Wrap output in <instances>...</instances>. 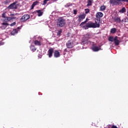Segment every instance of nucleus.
Returning a JSON list of instances; mask_svg holds the SVG:
<instances>
[{
	"label": "nucleus",
	"mask_w": 128,
	"mask_h": 128,
	"mask_svg": "<svg viewBox=\"0 0 128 128\" xmlns=\"http://www.w3.org/2000/svg\"><path fill=\"white\" fill-rule=\"evenodd\" d=\"M78 14V10H74V14Z\"/></svg>",
	"instance_id": "34"
},
{
	"label": "nucleus",
	"mask_w": 128,
	"mask_h": 128,
	"mask_svg": "<svg viewBox=\"0 0 128 128\" xmlns=\"http://www.w3.org/2000/svg\"><path fill=\"white\" fill-rule=\"evenodd\" d=\"M38 4H39L38 1H36V2H34L32 4V5L31 10H34V6H38Z\"/></svg>",
	"instance_id": "13"
},
{
	"label": "nucleus",
	"mask_w": 128,
	"mask_h": 128,
	"mask_svg": "<svg viewBox=\"0 0 128 128\" xmlns=\"http://www.w3.org/2000/svg\"><path fill=\"white\" fill-rule=\"evenodd\" d=\"M87 5H86V6H92V0H88V2H87Z\"/></svg>",
	"instance_id": "23"
},
{
	"label": "nucleus",
	"mask_w": 128,
	"mask_h": 128,
	"mask_svg": "<svg viewBox=\"0 0 128 128\" xmlns=\"http://www.w3.org/2000/svg\"><path fill=\"white\" fill-rule=\"evenodd\" d=\"M112 126L110 124H108V126H107V128H112Z\"/></svg>",
	"instance_id": "36"
},
{
	"label": "nucleus",
	"mask_w": 128,
	"mask_h": 128,
	"mask_svg": "<svg viewBox=\"0 0 128 128\" xmlns=\"http://www.w3.org/2000/svg\"><path fill=\"white\" fill-rule=\"evenodd\" d=\"M99 22H100V20H99Z\"/></svg>",
	"instance_id": "45"
},
{
	"label": "nucleus",
	"mask_w": 128,
	"mask_h": 128,
	"mask_svg": "<svg viewBox=\"0 0 128 128\" xmlns=\"http://www.w3.org/2000/svg\"><path fill=\"white\" fill-rule=\"evenodd\" d=\"M2 18H6V12H4L2 14Z\"/></svg>",
	"instance_id": "24"
},
{
	"label": "nucleus",
	"mask_w": 128,
	"mask_h": 128,
	"mask_svg": "<svg viewBox=\"0 0 128 128\" xmlns=\"http://www.w3.org/2000/svg\"><path fill=\"white\" fill-rule=\"evenodd\" d=\"M122 2H128V0H122Z\"/></svg>",
	"instance_id": "37"
},
{
	"label": "nucleus",
	"mask_w": 128,
	"mask_h": 128,
	"mask_svg": "<svg viewBox=\"0 0 128 128\" xmlns=\"http://www.w3.org/2000/svg\"><path fill=\"white\" fill-rule=\"evenodd\" d=\"M126 12V8H123L119 11V12H120V14H124Z\"/></svg>",
	"instance_id": "21"
},
{
	"label": "nucleus",
	"mask_w": 128,
	"mask_h": 128,
	"mask_svg": "<svg viewBox=\"0 0 128 128\" xmlns=\"http://www.w3.org/2000/svg\"><path fill=\"white\" fill-rule=\"evenodd\" d=\"M102 50L101 48H99L98 47L96 46H94L92 48V50L93 52H98V50Z\"/></svg>",
	"instance_id": "15"
},
{
	"label": "nucleus",
	"mask_w": 128,
	"mask_h": 128,
	"mask_svg": "<svg viewBox=\"0 0 128 128\" xmlns=\"http://www.w3.org/2000/svg\"><path fill=\"white\" fill-rule=\"evenodd\" d=\"M34 44L35 46H42V42L40 40H36L34 41Z\"/></svg>",
	"instance_id": "14"
},
{
	"label": "nucleus",
	"mask_w": 128,
	"mask_h": 128,
	"mask_svg": "<svg viewBox=\"0 0 128 128\" xmlns=\"http://www.w3.org/2000/svg\"><path fill=\"white\" fill-rule=\"evenodd\" d=\"M18 32V29H14L12 32L11 34L12 36H14L15 34H16Z\"/></svg>",
	"instance_id": "16"
},
{
	"label": "nucleus",
	"mask_w": 128,
	"mask_h": 128,
	"mask_svg": "<svg viewBox=\"0 0 128 128\" xmlns=\"http://www.w3.org/2000/svg\"><path fill=\"white\" fill-rule=\"evenodd\" d=\"M108 40H109V42H114V38L113 36H110L108 38Z\"/></svg>",
	"instance_id": "25"
},
{
	"label": "nucleus",
	"mask_w": 128,
	"mask_h": 128,
	"mask_svg": "<svg viewBox=\"0 0 128 128\" xmlns=\"http://www.w3.org/2000/svg\"><path fill=\"white\" fill-rule=\"evenodd\" d=\"M10 16H14V14H10Z\"/></svg>",
	"instance_id": "38"
},
{
	"label": "nucleus",
	"mask_w": 128,
	"mask_h": 128,
	"mask_svg": "<svg viewBox=\"0 0 128 128\" xmlns=\"http://www.w3.org/2000/svg\"><path fill=\"white\" fill-rule=\"evenodd\" d=\"M114 20L115 22L120 23L121 22L120 17L116 16L114 18Z\"/></svg>",
	"instance_id": "12"
},
{
	"label": "nucleus",
	"mask_w": 128,
	"mask_h": 128,
	"mask_svg": "<svg viewBox=\"0 0 128 128\" xmlns=\"http://www.w3.org/2000/svg\"><path fill=\"white\" fill-rule=\"evenodd\" d=\"M118 0V2H122V0Z\"/></svg>",
	"instance_id": "40"
},
{
	"label": "nucleus",
	"mask_w": 128,
	"mask_h": 128,
	"mask_svg": "<svg viewBox=\"0 0 128 128\" xmlns=\"http://www.w3.org/2000/svg\"><path fill=\"white\" fill-rule=\"evenodd\" d=\"M104 16V14L102 12H98L96 14V18H102Z\"/></svg>",
	"instance_id": "11"
},
{
	"label": "nucleus",
	"mask_w": 128,
	"mask_h": 128,
	"mask_svg": "<svg viewBox=\"0 0 128 128\" xmlns=\"http://www.w3.org/2000/svg\"><path fill=\"white\" fill-rule=\"evenodd\" d=\"M30 50L32 52H34L35 50H36V48L34 47V46L32 45L30 47Z\"/></svg>",
	"instance_id": "17"
},
{
	"label": "nucleus",
	"mask_w": 128,
	"mask_h": 128,
	"mask_svg": "<svg viewBox=\"0 0 128 128\" xmlns=\"http://www.w3.org/2000/svg\"><path fill=\"white\" fill-rule=\"evenodd\" d=\"M106 6L104 5L100 7V10L101 12H104V10H106Z\"/></svg>",
	"instance_id": "19"
},
{
	"label": "nucleus",
	"mask_w": 128,
	"mask_h": 128,
	"mask_svg": "<svg viewBox=\"0 0 128 128\" xmlns=\"http://www.w3.org/2000/svg\"><path fill=\"white\" fill-rule=\"evenodd\" d=\"M50 0H44L42 6H46V4L48 2H50Z\"/></svg>",
	"instance_id": "27"
},
{
	"label": "nucleus",
	"mask_w": 128,
	"mask_h": 128,
	"mask_svg": "<svg viewBox=\"0 0 128 128\" xmlns=\"http://www.w3.org/2000/svg\"><path fill=\"white\" fill-rule=\"evenodd\" d=\"M127 14H128V12H127Z\"/></svg>",
	"instance_id": "44"
},
{
	"label": "nucleus",
	"mask_w": 128,
	"mask_h": 128,
	"mask_svg": "<svg viewBox=\"0 0 128 128\" xmlns=\"http://www.w3.org/2000/svg\"><path fill=\"white\" fill-rule=\"evenodd\" d=\"M0 46H2V42H0Z\"/></svg>",
	"instance_id": "41"
},
{
	"label": "nucleus",
	"mask_w": 128,
	"mask_h": 128,
	"mask_svg": "<svg viewBox=\"0 0 128 128\" xmlns=\"http://www.w3.org/2000/svg\"><path fill=\"white\" fill-rule=\"evenodd\" d=\"M54 48H50L48 52V56L49 58H52V54H54Z\"/></svg>",
	"instance_id": "7"
},
{
	"label": "nucleus",
	"mask_w": 128,
	"mask_h": 128,
	"mask_svg": "<svg viewBox=\"0 0 128 128\" xmlns=\"http://www.w3.org/2000/svg\"><path fill=\"white\" fill-rule=\"evenodd\" d=\"M62 32V30H58V32H57V36H60Z\"/></svg>",
	"instance_id": "31"
},
{
	"label": "nucleus",
	"mask_w": 128,
	"mask_h": 128,
	"mask_svg": "<svg viewBox=\"0 0 128 128\" xmlns=\"http://www.w3.org/2000/svg\"><path fill=\"white\" fill-rule=\"evenodd\" d=\"M66 46L68 48H74V42L70 40H68L66 43Z\"/></svg>",
	"instance_id": "5"
},
{
	"label": "nucleus",
	"mask_w": 128,
	"mask_h": 128,
	"mask_svg": "<svg viewBox=\"0 0 128 128\" xmlns=\"http://www.w3.org/2000/svg\"><path fill=\"white\" fill-rule=\"evenodd\" d=\"M16 22H14L13 23L11 24H10V26H16Z\"/></svg>",
	"instance_id": "33"
},
{
	"label": "nucleus",
	"mask_w": 128,
	"mask_h": 128,
	"mask_svg": "<svg viewBox=\"0 0 128 128\" xmlns=\"http://www.w3.org/2000/svg\"><path fill=\"white\" fill-rule=\"evenodd\" d=\"M88 22V21L86 20L84 22H82L80 24V26L81 28H82L84 30H88L90 28H100V22L98 23H96H96L94 22H90V23H86Z\"/></svg>",
	"instance_id": "1"
},
{
	"label": "nucleus",
	"mask_w": 128,
	"mask_h": 128,
	"mask_svg": "<svg viewBox=\"0 0 128 128\" xmlns=\"http://www.w3.org/2000/svg\"><path fill=\"white\" fill-rule=\"evenodd\" d=\"M66 52H68V50H66V48L64 50V55L66 54Z\"/></svg>",
	"instance_id": "35"
},
{
	"label": "nucleus",
	"mask_w": 128,
	"mask_h": 128,
	"mask_svg": "<svg viewBox=\"0 0 128 128\" xmlns=\"http://www.w3.org/2000/svg\"><path fill=\"white\" fill-rule=\"evenodd\" d=\"M10 2L8 0H6L4 2V4L6 5L8 4H10Z\"/></svg>",
	"instance_id": "28"
},
{
	"label": "nucleus",
	"mask_w": 128,
	"mask_h": 128,
	"mask_svg": "<svg viewBox=\"0 0 128 128\" xmlns=\"http://www.w3.org/2000/svg\"><path fill=\"white\" fill-rule=\"evenodd\" d=\"M66 24V20L62 18H60L58 19L57 20V26L58 28H62V26H64Z\"/></svg>",
	"instance_id": "2"
},
{
	"label": "nucleus",
	"mask_w": 128,
	"mask_h": 128,
	"mask_svg": "<svg viewBox=\"0 0 128 128\" xmlns=\"http://www.w3.org/2000/svg\"><path fill=\"white\" fill-rule=\"evenodd\" d=\"M111 34H116V28H112L110 30Z\"/></svg>",
	"instance_id": "22"
},
{
	"label": "nucleus",
	"mask_w": 128,
	"mask_h": 128,
	"mask_svg": "<svg viewBox=\"0 0 128 128\" xmlns=\"http://www.w3.org/2000/svg\"><path fill=\"white\" fill-rule=\"evenodd\" d=\"M118 36H116L114 38V43L115 44V46H118L120 44V40H118Z\"/></svg>",
	"instance_id": "8"
},
{
	"label": "nucleus",
	"mask_w": 128,
	"mask_h": 128,
	"mask_svg": "<svg viewBox=\"0 0 128 128\" xmlns=\"http://www.w3.org/2000/svg\"><path fill=\"white\" fill-rule=\"evenodd\" d=\"M8 10H18V6H16V2L10 4L8 7Z\"/></svg>",
	"instance_id": "4"
},
{
	"label": "nucleus",
	"mask_w": 128,
	"mask_h": 128,
	"mask_svg": "<svg viewBox=\"0 0 128 128\" xmlns=\"http://www.w3.org/2000/svg\"><path fill=\"white\" fill-rule=\"evenodd\" d=\"M6 18H7V20H8V22H10L11 20H16V17L6 16Z\"/></svg>",
	"instance_id": "18"
},
{
	"label": "nucleus",
	"mask_w": 128,
	"mask_h": 128,
	"mask_svg": "<svg viewBox=\"0 0 128 128\" xmlns=\"http://www.w3.org/2000/svg\"><path fill=\"white\" fill-rule=\"evenodd\" d=\"M72 6V4L70 3H68L64 6L65 8H68L69 6Z\"/></svg>",
	"instance_id": "29"
},
{
	"label": "nucleus",
	"mask_w": 128,
	"mask_h": 128,
	"mask_svg": "<svg viewBox=\"0 0 128 128\" xmlns=\"http://www.w3.org/2000/svg\"><path fill=\"white\" fill-rule=\"evenodd\" d=\"M110 3L112 6H116L118 4V2H116V0H110Z\"/></svg>",
	"instance_id": "10"
},
{
	"label": "nucleus",
	"mask_w": 128,
	"mask_h": 128,
	"mask_svg": "<svg viewBox=\"0 0 128 128\" xmlns=\"http://www.w3.org/2000/svg\"><path fill=\"white\" fill-rule=\"evenodd\" d=\"M2 22H8V18H4V19L2 20Z\"/></svg>",
	"instance_id": "32"
},
{
	"label": "nucleus",
	"mask_w": 128,
	"mask_h": 128,
	"mask_svg": "<svg viewBox=\"0 0 128 128\" xmlns=\"http://www.w3.org/2000/svg\"><path fill=\"white\" fill-rule=\"evenodd\" d=\"M2 25L6 26H10V24H8V22H4L2 23Z\"/></svg>",
	"instance_id": "26"
},
{
	"label": "nucleus",
	"mask_w": 128,
	"mask_h": 128,
	"mask_svg": "<svg viewBox=\"0 0 128 128\" xmlns=\"http://www.w3.org/2000/svg\"><path fill=\"white\" fill-rule=\"evenodd\" d=\"M36 12H38V16H42L43 12H42V10H36Z\"/></svg>",
	"instance_id": "20"
},
{
	"label": "nucleus",
	"mask_w": 128,
	"mask_h": 128,
	"mask_svg": "<svg viewBox=\"0 0 128 128\" xmlns=\"http://www.w3.org/2000/svg\"><path fill=\"white\" fill-rule=\"evenodd\" d=\"M78 22H82V20H84V18H86V14H80L78 16Z\"/></svg>",
	"instance_id": "6"
},
{
	"label": "nucleus",
	"mask_w": 128,
	"mask_h": 128,
	"mask_svg": "<svg viewBox=\"0 0 128 128\" xmlns=\"http://www.w3.org/2000/svg\"><path fill=\"white\" fill-rule=\"evenodd\" d=\"M30 18V15L24 14L20 19L21 22H26Z\"/></svg>",
	"instance_id": "3"
},
{
	"label": "nucleus",
	"mask_w": 128,
	"mask_h": 128,
	"mask_svg": "<svg viewBox=\"0 0 128 128\" xmlns=\"http://www.w3.org/2000/svg\"><path fill=\"white\" fill-rule=\"evenodd\" d=\"M90 20L88 19V18H86V22H88V20Z\"/></svg>",
	"instance_id": "39"
},
{
	"label": "nucleus",
	"mask_w": 128,
	"mask_h": 128,
	"mask_svg": "<svg viewBox=\"0 0 128 128\" xmlns=\"http://www.w3.org/2000/svg\"><path fill=\"white\" fill-rule=\"evenodd\" d=\"M84 10H85V14H88V12H90V9L88 8H86Z\"/></svg>",
	"instance_id": "30"
},
{
	"label": "nucleus",
	"mask_w": 128,
	"mask_h": 128,
	"mask_svg": "<svg viewBox=\"0 0 128 128\" xmlns=\"http://www.w3.org/2000/svg\"><path fill=\"white\" fill-rule=\"evenodd\" d=\"M60 53L58 50H56L54 52V58H60Z\"/></svg>",
	"instance_id": "9"
},
{
	"label": "nucleus",
	"mask_w": 128,
	"mask_h": 128,
	"mask_svg": "<svg viewBox=\"0 0 128 128\" xmlns=\"http://www.w3.org/2000/svg\"><path fill=\"white\" fill-rule=\"evenodd\" d=\"M54 0V2H56V0Z\"/></svg>",
	"instance_id": "42"
},
{
	"label": "nucleus",
	"mask_w": 128,
	"mask_h": 128,
	"mask_svg": "<svg viewBox=\"0 0 128 128\" xmlns=\"http://www.w3.org/2000/svg\"><path fill=\"white\" fill-rule=\"evenodd\" d=\"M18 29H20V27H18Z\"/></svg>",
	"instance_id": "43"
}]
</instances>
